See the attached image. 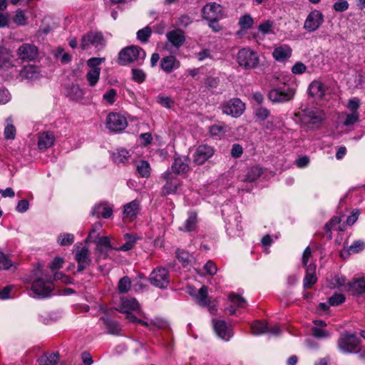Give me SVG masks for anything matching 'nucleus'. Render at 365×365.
<instances>
[{
    "label": "nucleus",
    "mask_w": 365,
    "mask_h": 365,
    "mask_svg": "<svg viewBox=\"0 0 365 365\" xmlns=\"http://www.w3.org/2000/svg\"><path fill=\"white\" fill-rule=\"evenodd\" d=\"M34 280L31 282V291L38 298H45L49 296L54 286L52 277L42 273L41 269H38L34 274Z\"/></svg>",
    "instance_id": "nucleus-1"
},
{
    "label": "nucleus",
    "mask_w": 365,
    "mask_h": 365,
    "mask_svg": "<svg viewBox=\"0 0 365 365\" xmlns=\"http://www.w3.org/2000/svg\"><path fill=\"white\" fill-rule=\"evenodd\" d=\"M146 53L141 48L130 46L123 48L118 56V62L120 65H127L132 62L142 63L145 58Z\"/></svg>",
    "instance_id": "nucleus-2"
},
{
    "label": "nucleus",
    "mask_w": 365,
    "mask_h": 365,
    "mask_svg": "<svg viewBox=\"0 0 365 365\" xmlns=\"http://www.w3.org/2000/svg\"><path fill=\"white\" fill-rule=\"evenodd\" d=\"M359 339L355 334L345 332L340 335L337 346L339 351L344 354L359 353Z\"/></svg>",
    "instance_id": "nucleus-3"
},
{
    "label": "nucleus",
    "mask_w": 365,
    "mask_h": 365,
    "mask_svg": "<svg viewBox=\"0 0 365 365\" xmlns=\"http://www.w3.org/2000/svg\"><path fill=\"white\" fill-rule=\"evenodd\" d=\"M238 64L245 69H252L259 63V57L254 51L244 48L240 49L237 56Z\"/></svg>",
    "instance_id": "nucleus-4"
},
{
    "label": "nucleus",
    "mask_w": 365,
    "mask_h": 365,
    "mask_svg": "<svg viewBox=\"0 0 365 365\" xmlns=\"http://www.w3.org/2000/svg\"><path fill=\"white\" fill-rule=\"evenodd\" d=\"M106 45V41L101 33L90 31L82 36L81 48L87 50L94 47L97 50H101Z\"/></svg>",
    "instance_id": "nucleus-5"
},
{
    "label": "nucleus",
    "mask_w": 365,
    "mask_h": 365,
    "mask_svg": "<svg viewBox=\"0 0 365 365\" xmlns=\"http://www.w3.org/2000/svg\"><path fill=\"white\" fill-rule=\"evenodd\" d=\"M312 255V251L309 247H307L302 255V264L304 267H307L306 274L304 279V287L305 288H310L317 282L316 277V265L314 264H309L307 265V262Z\"/></svg>",
    "instance_id": "nucleus-6"
},
{
    "label": "nucleus",
    "mask_w": 365,
    "mask_h": 365,
    "mask_svg": "<svg viewBox=\"0 0 365 365\" xmlns=\"http://www.w3.org/2000/svg\"><path fill=\"white\" fill-rule=\"evenodd\" d=\"M74 255L75 260L78 264L77 271L78 272H83L91 265L92 259L90 256V251L88 247L82 245H76Z\"/></svg>",
    "instance_id": "nucleus-7"
},
{
    "label": "nucleus",
    "mask_w": 365,
    "mask_h": 365,
    "mask_svg": "<svg viewBox=\"0 0 365 365\" xmlns=\"http://www.w3.org/2000/svg\"><path fill=\"white\" fill-rule=\"evenodd\" d=\"M150 284L158 288L165 289L170 283V274L168 270L159 267L153 269L149 276Z\"/></svg>",
    "instance_id": "nucleus-8"
},
{
    "label": "nucleus",
    "mask_w": 365,
    "mask_h": 365,
    "mask_svg": "<svg viewBox=\"0 0 365 365\" xmlns=\"http://www.w3.org/2000/svg\"><path fill=\"white\" fill-rule=\"evenodd\" d=\"M325 119L324 113L318 108H307L302 110V120L311 125V128L318 127Z\"/></svg>",
    "instance_id": "nucleus-9"
},
{
    "label": "nucleus",
    "mask_w": 365,
    "mask_h": 365,
    "mask_svg": "<svg viewBox=\"0 0 365 365\" xmlns=\"http://www.w3.org/2000/svg\"><path fill=\"white\" fill-rule=\"evenodd\" d=\"M106 128L111 132L118 133L128 126L126 118L118 113H110L106 120Z\"/></svg>",
    "instance_id": "nucleus-10"
},
{
    "label": "nucleus",
    "mask_w": 365,
    "mask_h": 365,
    "mask_svg": "<svg viewBox=\"0 0 365 365\" xmlns=\"http://www.w3.org/2000/svg\"><path fill=\"white\" fill-rule=\"evenodd\" d=\"M360 100L358 98L354 97L349 100L346 108L350 113H344L345 120L344 125L345 126L352 125L359 121V113L358 109L360 107Z\"/></svg>",
    "instance_id": "nucleus-11"
},
{
    "label": "nucleus",
    "mask_w": 365,
    "mask_h": 365,
    "mask_svg": "<svg viewBox=\"0 0 365 365\" xmlns=\"http://www.w3.org/2000/svg\"><path fill=\"white\" fill-rule=\"evenodd\" d=\"M161 178L165 181V184L162 187V195L165 196L175 193L180 185V180L170 170L163 173Z\"/></svg>",
    "instance_id": "nucleus-12"
},
{
    "label": "nucleus",
    "mask_w": 365,
    "mask_h": 365,
    "mask_svg": "<svg viewBox=\"0 0 365 365\" xmlns=\"http://www.w3.org/2000/svg\"><path fill=\"white\" fill-rule=\"evenodd\" d=\"M324 21L323 14L319 10H313L307 16L304 29L309 32L315 31L322 25Z\"/></svg>",
    "instance_id": "nucleus-13"
},
{
    "label": "nucleus",
    "mask_w": 365,
    "mask_h": 365,
    "mask_svg": "<svg viewBox=\"0 0 365 365\" xmlns=\"http://www.w3.org/2000/svg\"><path fill=\"white\" fill-rule=\"evenodd\" d=\"M294 93V90L291 88H276L269 91L268 96L274 103H284L292 100Z\"/></svg>",
    "instance_id": "nucleus-14"
},
{
    "label": "nucleus",
    "mask_w": 365,
    "mask_h": 365,
    "mask_svg": "<svg viewBox=\"0 0 365 365\" xmlns=\"http://www.w3.org/2000/svg\"><path fill=\"white\" fill-rule=\"evenodd\" d=\"M245 108V103L239 98H233L222 106L223 113L235 118L240 116Z\"/></svg>",
    "instance_id": "nucleus-15"
},
{
    "label": "nucleus",
    "mask_w": 365,
    "mask_h": 365,
    "mask_svg": "<svg viewBox=\"0 0 365 365\" xmlns=\"http://www.w3.org/2000/svg\"><path fill=\"white\" fill-rule=\"evenodd\" d=\"M222 16V6L215 2L208 3L202 9V16L207 21L218 20Z\"/></svg>",
    "instance_id": "nucleus-16"
},
{
    "label": "nucleus",
    "mask_w": 365,
    "mask_h": 365,
    "mask_svg": "<svg viewBox=\"0 0 365 365\" xmlns=\"http://www.w3.org/2000/svg\"><path fill=\"white\" fill-rule=\"evenodd\" d=\"M214 153L215 150L212 147L207 145H200L195 151L193 163L198 165H202L208 160Z\"/></svg>",
    "instance_id": "nucleus-17"
},
{
    "label": "nucleus",
    "mask_w": 365,
    "mask_h": 365,
    "mask_svg": "<svg viewBox=\"0 0 365 365\" xmlns=\"http://www.w3.org/2000/svg\"><path fill=\"white\" fill-rule=\"evenodd\" d=\"M252 332L255 335H260L262 334H270L272 335H279L281 333L280 328L277 325H268L267 324L255 321L251 325Z\"/></svg>",
    "instance_id": "nucleus-18"
},
{
    "label": "nucleus",
    "mask_w": 365,
    "mask_h": 365,
    "mask_svg": "<svg viewBox=\"0 0 365 365\" xmlns=\"http://www.w3.org/2000/svg\"><path fill=\"white\" fill-rule=\"evenodd\" d=\"M213 327L216 334L225 341H229L233 336L231 326L224 320H213Z\"/></svg>",
    "instance_id": "nucleus-19"
},
{
    "label": "nucleus",
    "mask_w": 365,
    "mask_h": 365,
    "mask_svg": "<svg viewBox=\"0 0 365 365\" xmlns=\"http://www.w3.org/2000/svg\"><path fill=\"white\" fill-rule=\"evenodd\" d=\"M17 55L22 61H33L38 56V48L34 44L23 43L18 48Z\"/></svg>",
    "instance_id": "nucleus-20"
},
{
    "label": "nucleus",
    "mask_w": 365,
    "mask_h": 365,
    "mask_svg": "<svg viewBox=\"0 0 365 365\" xmlns=\"http://www.w3.org/2000/svg\"><path fill=\"white\" fill-rule=\"evenodd\" d=\"M140 203L138 200H134L123 206V219L125 221L135 220L140 211Z\"/></svg>",
    "instance_id": "nucleus-21"
},
{
    "label": "nucleus",
    "mask_w": 365,
    "mask_h": 365,
    "mask_svg": "<svg viewBox=\"0 0 365 365\" xmlns=\"http://www.w3.org/2000/svg\"><path fill=\"white\" fill-rule=\"evenodd\" d=\"M171 168L175 174H185L190 170V159L186 156L175 158Z\"/></svg>",
    "instance_id": "nucleus-22"
},
{
    "label": "nucleus",
    "mask_w": 365,
    "mask_h": 365,
    "mask_svg": "<svg viewBox=\"0 0 365 365\" xmlns=\"http://www.w3.org/2000/svg\"><path fill=\"white\" fill-rule=\"evenodd\" d=\"M96 243V251L99 254V257L106 259L108 257V252L111 250H115L110 244V239L108 237L103 236L95 242Z\"/></svg>",
    "instance_id": "nucleus-23"
},
{
    "label": "nucleus",
    "mask_w": 365,
    "mask_h": 365,
    "mask_svg": "<svg viewBox=\"0 0 365 365\" xmlns=\"http://www.w3.org/2000/svg\"><path fill=\"white\" fill-rule=\"evenodd\" d=\"M91 215L97 217L108 219L113 215V207L107 202L96 205L91 210Z\"/></svg>",
    "instance_id": "nucleus-24"
},
{
    "label": "nucleus",
    "mask_w": 365,
    "mask_h": 365,
    "mask_svg": "<svg viewBox=\"0 0 365 365\" xmlns=\"http://www.w3.org/2000/svg\"><path fill=\"white\" fill-rule=\"evenodd\" d=\"M180 62L173 55L163 57L160 61V67L166 73H171L173 71L179 68Z\"/></svg>",
    "instance_id": "nucleus-25"
},
{
    "label": "nucleus",
    "mask_w": 365,
    "mask_h": 365,
    "mask_svg": "<svg viewBox=\"0 0 365 365\" xmlns=\"http://www.w3.org/2000/svg\"><path fill=\"white\" fill-rule=\"evenodd\" d=\"M197 215L194 211H190L187 213V218L185 221L184 224L179 227V230L183 232H194L197 228Z\"/></svg>",
    "instance_id": "nucleus-26"
},
{
    "label": "nucleus",
    "mask_w": 365,
    "mask_h": 365,
    "mask_svg": "<svg viewBox=\"0 0 365 365\" xmlns=\"http://www.w3.org/2000/svg\"><path fill=\"white\" fill-rule=\"evenodd\" d=\"M168 41L175 48L180 47L185 42L184 32L180 29H175L167 33Z\"/></svg>",
    "instance_id": "nucleus-27"
},
{
    "label": "nucleus",
    "mask_w": 365,
    "mask_h": 365,
    "mask_svg": "<svg viewBox=\"0 0 365 365\" xmlns=\"http://www.w3.org/2000/svg\"><path fill=\"white\" fill-rule=\"evenodd\" d=\"M292 50L288 45H282L276 47L272 53L274 58L279 62H283L292 56Z\"/></svg>",
    "instance_id": "nucleus-28"
},
{
    "label": "nucleus",
    "mask_w": 365,
    "mask_h": 365,
    "mask_svg": "<svg viewBox=\"0 0 365 365\" xmlns=\"http://www.w3.org/2000/svg\"><path fill=\"white\" fill-rule=\"evenodd\" d=\"M228 298L232 303L229 309L230 315H234L237 309L245 308L247 305V301L237 294L230 293Z\"/></svg>",
    "instance_id": "nucleus-29"
},
{
    "label": "nucleus",
    "mask_w": 365,
    "mask_h": 365,
    "mask_svg": "<svg viewBox=\"0 0 365 365\" xmlns=\"http://www.w3.org/2000/svg\"><path fill=\"white\" fill-rule=\"evenodd\" d=\"M140 305L137 300L134 298L123 297L120 299V305L119 311L126 314L130 313L131 311L138 310Z\"/></svg>",
    "instance_id": "nucleus-30"
},
{
    "label": "nucleus",
    "mask_w": 365,
    "mask_h": 365,
    "mask_svg": "<svg viewBox=\"0 0 365 365\" xmlns=\"http://www.w3.org/2000/svg\"><path fill=\"white\" fill-rule=\"evenodd\" d=\"M55 136L52 132L46 131L39 133L38 147L40 150H46L53 145Z\"/></svg>",
    "instance_id": "nucleus-31"
},
{
    "label": "nucleus",
    "mask_w": 365,
    "mask_h": 365,
    "mask_svg": "<svg viewBox=\"0 0 365 365\" xmlns=\"http://www.w3.org/2000/svg\"><path fill=\"white\" fill-rule=\"evenodd\" d=\"M85 93L77 84H71L66 88V96L73 101H80L83 98Z\"/></svg>",
    "instance_id": "nucleus-32"
},
{
    "label": "nucleus",
    "mask_w": 365,
    "mask_h": 365,
    "mask_svg": "<svg viewBox=\"0 0 365 365\" xmlns=\"http://www.w3.org/2000/svg\"><path fill=\"white\" fill-rule=\"evenodd\" d=\"M12 55L5 48L0 47V69H8L12 67Z\"/></svg>",
    "instance_id": "nucleus-33"
},
{
    "label": "nucleus",
    "mask_w": 365,
    "mask_h": 365,
    "mask_svg": "<svg viewBox=\"0 0 365 365\" xmlns=\"http://www.w3.org/2000/svg\"><path fill=\"white\" fill-rule=\"evenodd\" d=\"M349 289L354 295L365 294V279L359 278L349 282Z\"/></svg>",
    "instance_id": "nucleus-34"
},
{
    "label": "nucleus",
    "mask_w": 365,
    "mask_h": 365,
    "mask_svg": "<svg viewBox=\"0 0 365 365\" xmlns=\"http://www.w3.org/2000/svg\"><path fill=\"white\" fill-rule=\"evenodd\" d=\"M326 89V86L319 81H312L309 86V93L312 96L319 98H322L324 96Z\"/></svg>",
    "instance_id": "nucleus-35"
},
{
    "label": "nucleus",
    "mask_w": 365,
    "mask_h": 365,
    "mask_svg": "<svg viewBox=\"0 0 365 365\" xmlns=\"http://www.w3.org/2000/svg\"><path fill=\"white\" fill-rule=\"evenodd\" d=\"M101 320L103 321V324L108 329V332L111 334H120L121 327L118 322L112 320L108 317H101Z\"/></svg>",
    "instance_id": "nucleus-36"
},
{
    "label": "nucleus",
    "mask_w": 365,
    "mask_h": 365,
    "mask_svg": "<svg viewBox=\"0 0 365 365\" xmlns=\"http://www.w3.org/2000/svg\"><path fill=\"white\" fill-rule=\"evenodd\" d=\"M365 248V243L362 241H355L346 250L344 249L341 252V257L345 258L350 254L358 253Z\"/></svg>",
    "instance_id": "nucleus-37"
},
{
    "label": "nucleus",
    "mask_w": 365,
    "mask_h": 365,
    "mask_svg": "<svg viewBox=\"0 0 365 365\" xmlns=\"http://www.w3.org/2000/svg\"><path fill=\"white\" fill-rule=\"evenodd\" d=\"M21 75L27 79L35 80L39 78L40 73L36 66L29 65L23 68L21 71Z\"/></svg>",
    "instance_id": "nucleus-38"
},
{
    "label": "nucleus",
    "mask_w": 365,
    "mask_h": 365,
    "mask_svg": "<svg viewBox=\"0 0 365 365\" xmlns=\"http://www.w3.org/2000/svg\"><path fill=\"white\" fill-rule=\"evenodd\" d=\"M262 168L259 165L251 167L247 170L245 181L250 182H254L262 175Z\"/></svg>",
    "instance_id": "nucleus-39"
},
{
    "label": "nucleus",
    "mask_w": 365,
    "mask_h": 365,
    "mask_svg": "<svg viewBox=\"0 0 365 365\" xmlns=\"http://www.w3.org/2000/svg\"><path fill=\"white\" fill-rule=\"evenodd\" d=\"M130 158L129 152L123 148L118 149L116 152L113 154V159L115 163L124 164Z\"/></svg>",
    "instance_id": "nucleus-40"
},
{
    "label": "nucleus",
    "mask_w": 365,
    "mask_h": 365,
    "mask_svg": "<svg viewBox=\"0 0 365 365\" xmlns=\"http://www.w3.org/2000/svg\"><path fill=\"white\" fill-rule=\"evenodd\" d=\"M136 170L142 178H148L150 175V166L148 161L140 160L136 163Z\"/></svg>",
    "instance_id": "nucleus-41"
},
{
    "label": "nucleus",
    "mask_w": 365,
    "mask_h": 365,
    "mask_svg": "<svg viewBox=\"0 0 365 365\" xmlns=\"http://www.w3.org/2000/svg\"><path fill=\"white\" fill-rule=\"evenodd\" d=\"M124 239L125 240V243L120 247L115 248L116 250L124 252L129 251L134 247L137 240V238L135 236L128 233L124 235Z\"/></svg>",
    "instance_id": "nucleus-42"
},
{
    "label": "nucleus",
    "mask_w": 365,
    "mask_h": 365,
    "mask_svg": "<svg viewBox=\"0 0 365 365\" xmlns=\"http://www.w3.org/2000/svg\"><path fill=\"white\" fill-rule=\"evenodd\" d=\"M195 299L197 303L202 307H205L209 304L210 301L207 298V288L205 286H202L195 294Z\"/></svg>",
    "instance_id": "nucleus-43"
},
{
    "label": "nucleus",
    "mask_w": 365,
    "mask_h": 365,
    "mask_svg": "<svg viewBox=\"0 0 365 365\" xmlns=\"http://www.w3.org/2000/svg\"><path fill=\"white\" fill-rule=\"evenodd\" d=\"M102 224L101 222H96L95 224L93 225L92 226V229L90 231L86 240V242H96L97 240H98V239L100 238L99 235H100V232L102 229Z\"/></svg>",
    "instance_id": "nucleus-44"
},
{
    "label": "nucleus",
    "mask_w": 365,
    "mask_h": 365,
    "mask_svg": "<svg viewBox=\"0 0 365 365\" xmlns=\"http://www.w3.org/2000/svg\"><path fill=\"white\" fill-rule=\"evenodd\" d=\"M209 132L212 136L220 138L227 132V126L224 123L214 124L210 127Z\"/></svg>",
    "instance_id": "nucleus-45"
},
{
    "label": "nucleus",
    "mask_w": 365,
    "mask_h": 365,
    "mask_svg": "<svg viewBox=\"0 0 365 365\" xmlns=\"http://www.w3.org/2000/svg\"><path fill=\"white\" fill-rule=\"evenodd\" d=\"M100 70L90 69L86 74V79L90 86H95L100 78Z\"/></svg>",
    "instance_id": "nucleus-46"
},
{
    "label": "nucleus",
    "mask_w": 365,
    "mask_h": 365,
    "mask_svg": "<svg viewBox=\"0 0 365 365\" xmlns=\"http://www.w3.org/2000/svg\"><path fill=\"white\" fill-rule=\"evenodd\" d=\"M58 353H53L49 356H43L38 361L39 365H58Z\"/></svg>",
    "instance_id": "nucleus-47"
},
{
    "label": "nucleus",
    "mask_w": 365,
    "mask_h": 365,
    "mask_svg": "<svg viewBox=\"0 0 365 365\" xmlns=\"http://www.w3.org/2000/svg\"><path fill=\"white\" fill-rule=\"evenodd\" d=\"M74 242V236L70 233H61L57 238V242L61 246L71 245Z\"/></svg>",
    "instance_id": "nucleus-48"
},
{
    "label": "nucleus",
    "mask_w": 365,
    "mask_h": 365,
    "mask_svg": "<svg viewBox=\"0 0 365 365\" xmlns=\"http://www.w3.org/2000/svg\"><path fill=\"white\" fill-rule=\"evenodd\" d=\"M6 126L4 129V135L6 139H14L16 136V128L12 124L11 117L6 119Z\"/></svg>",
    "instance_id": "nucleus-49"
},
{
    "label": "nucleus",
    "mask_w": 365,
    "mask_h": 365,
    "mask_svg": "<svg viewBox=\"0 0 365 365\" xmlns=\"http://www.w3.org/2000/svg\"><path fill=\"white\" fill-rule=\"evenodd\" d=\"M238 24L242 29L246 30L252 28L254 20L250 14H245L240 18Z\"/></svg>",
    "instance_id": "nucleus-50"
},
{
    "label": "nucleus",
    "mask_w": 365,
    "mask_h": 365,
    "mask_svg": "<svg viewBox=\"0 0 365 365\" xmlns=\"http://www.w3.org/2000/svg\"><path fill=\"white\" fill-rule=\"evenodd\" d=\"M131 287V281L128 277L121 278L118 284V289L120 293L128 292Z\"/></svg>",
    "instance_id": "nucleus-51"
},
{
    "label": "nucleus",
    "mask_w": 365,
    "mask_h": 365,
    "mask_svg": "<svg viewBox=\"0 0 365 365\" xmlns=\"http://www.w3.org/2000/svg\"><path fill=\"white\" fill-rule=\"evenodd\" d=\"M152 33L149 26H145L137 32V38L141 43H146Z\"/></svg>",
    "instance_id": "nucleus-52"
},
{
    "label": "nucleus",
    "mask_w": 365,
    "mask_h": 365,
    "mask_svg": "<svg viewBox=\"0 0 365 365\" xmlns=\"http://www.w3.org/2000/svg\"><path fill=\"white\" fill-rule=\"evenodd\" d=\"M106 61L105 58H98V57H93L91 58L87 61V66L90 68V69H94L100 70L101 68L99 66L103 63Z\"/></svg>",
    "instance_id": "nucleus-53"
},
{
    "label": "nucleus",
    "mask_w": 365,
    "mask_h": 365,
    "mask_svg": "<svg viewBox=\"0 0 365 365\" xmlns=\"http://www.w3.org/2000/svg\"><path fill=\"white\" fill-rule=\"evenodd\" d=\"M255 116L260 120H266L270 115V111L265 107H259L254 112Z\"/></svg>",
    "instance_id": "nucleus-54"
},
{
    "label": "nucleus",
    "mask_w": 365,
    "mask_h": 365,
    "mask_svg": "<svg viewBox=\"0 0 365 365\" xmlns=\"http://www.w3.org/2000/svg\"><path fill=\"white\" fill-rule=\"evenodd\" d=\"M7 7V0H0V27H4L8 24L7 16L2 13Z\"/></svg>",
    "instance_id": "nucleus-55"
},
{
    "label": "nucleus",
    "mask_w": 365,
    "mask_h": 365,
    "mask_svg": "<svg viewBox=\"0 0 365 365\" xmlns=\"http://www.w3.org/2000/svg\"><path fill=\"white\" fill-rule=\"evenodd\" d=\"M26 19L25 11L19 9L14 17V22L19 26H24L26 24Z\"/></svg>",
    "instance_id": "nucleus-56"
},
{
    "label": "nucleus",
    "mask_w": 365,
    "mask_h": 365,
    "mask_svg": "<svg viewBox=\"0 0 365 365\" xmlns=\"http://www.w3.org/2000/svg\"><path fill=\"white\" fill-rule=\"evenodd\" d=\"M157 102L166 108H171L174 105V101L170 97L162 95L157 97Z\"/></svg>",
    "instance_id": "nucleus-57"
},
{
    "label": "nucleus",
    "mask_w": 365,
    "mask_h": 365,
    "mask_svg": "<svg viewBox=\"0 0 365 365\" xmlns=\"http://www.w3.org/2000/svg\"><path fill=\"white\" fill-rule=\"evenodd\" d=\"M258 30L262 34H272L273 31V24L270 21H266L258 26Z\"/></svg>",
    "instance_id": "nucleus-58"
},
{
    "label": "nucleus",
    "mask_w": 365,
    "mask_h": 365,
    "mask_svg": "<svg viewBox=\"0 0 365 365\" xmlns=\"http://www.w3.org/2000/svg\"><path fill=\"white\" fill-rule=\"evenodd\" d=\"M55 56L64 64L68 63L71 60V56L68 53H65L63 48H58L56 50Z\"/></svg>",
    "instance_id": "nucleus-59"
},
{
    "label": "nucleus",
    "mask_w": 365,
    "mask_h": 365,
    "mask_svg": "<svg viewBox=\"0 0 365 365\" xmlns=\"http://www.w3.org/2000/svg\"><path fill=\"white\" fill-rule=\"evenodd\" d=\"M12 265L13 264L8 256L0 251V269H9Z\"/></svg>",
    "instance_id": "nucleus-60"
},
{
    "label": "nucleus",
    "mask_w": 365,
    "mask_h": 365,
    "mask_svg": "<svg viewBox=\"0 0 365 365\" xmlns=\"http://www.w3.org/2000/svg\"><path fill=\"white\" fill-rule=\"evenodd\" d=\"M312 334L314 337L319 339L328 338L330 336V333L324 329L319 327H314L312 329Z\"/></svg>",
    "instance_id": "nucleus-61"
},
{
    "label": "nucleus",
    "mask_w": 365,
    "mask_h": 365,
    "mask_svg": "<svg viewBox=\"0 0 365 365\" xmlns=\"http://www.w3.org/2000/svg\"><path fill=\"white\" fill-rule=\"evenodd\" d=\"M176 256L183 266H186L188 264L190 258V255L188 252L184 250H178L176 252Z\"/></svg>",
    "instance_id": "nucleus-62"
},
{
    "label": "nucleus",
    "mask_w": 365,
    "mask_h": 365,
    "mask_svg": "<svg viewBox=\"0 0 365 365\" xmlns=\"http://www.w3.org/2000/svg\"><path fill=\"white\" fill-rule=\"evenodd\" d=\"M345 301V297L342 294H335L329 299V304L331 306H338Z\"/></svg>",
    "instance_id": "nucleus-63"
},
{
    "label": "nucleus",
    "mask_w": 365,
    "mask_h": 365,
    "mask_svg": "<svg viewBox=\"0 0 365 365\" xmlns=\"http://www.w3.org/2000/svg\"><path fill=\"white\" fill-rule=\"evenodd\" d=\"M334 9L338 12H343L348 9L349 3L346 0H339L334 4Z\"/></svg>",
    "instance_id": "nucleus-64"
}]
</instances>
